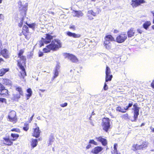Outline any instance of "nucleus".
<instances>
[{"label": "nucleus", "mask_w": 154, "mask_h": 154, "mask_svg": "<svg viewBox=\"0 0 154 154\" xmlns=\"http://www.w3.org/2000/svg\"><path fill=\"white\" fill-rule=\"evenodd\" d=\"M38 143L37 140V139H32V142H31V145L33 147V148H34L35 147Z\"/></svg>", "instance_id": "obj_25"}, {"label": "nucleus", "mask_w": 154, "mask_h": 154, "mask_svg": "<svg viewBox=\"0 0 154 154\" xmlns=\"http://www.w3.org/2000/svg\"><path fill=\"white\" fill-rule=\"evenodd\" d=\"M16 90L19 92L21 95H23V93L21 88L20 87H16Z\"/></svg>", "instance_id": "obj_29"}, {"label": "nucleus", "mask_w": 154, "mask_h": 154, "mask_svg": "<svg viewBox=\"0 0 154 154\" xmlns=\"http://www.w3.org/2000/svg\"><path fill=\"white\" fill-rule=\"evenodd\" d=\"M137 32L139 33L140 34H141V33L142 32V31L141 30H140V29H138L137 30Z\"/></svg>", "instance_id": "obj_58"}, {"label": "nucleus", "mask_w": 154, "mask_h": 154, "mask_svg": "<svg viewBox=\"0 0 154 154\" xmlns=\"http://www.w3.org/2000/svg\"><path fill=\"white\" fill-rule=\"evenodd\" d=\"M53 39V36L49 34L45 35V38H42L41 41L40 42V46L44 45V44H47L51 42Z\"/></svg>", "instance_id": "obj_3"}, {"label": "nucleus", "mask_w": 154, "mask_h": 154, "mask_svg": "<svg viewBox=\"0 0 154 154\" xmlns=\"http://www.w3.org/2000/svg\"><path fill=\"white\" fill-rule=\"evenodd\" d=\"M112 77V75H108V76L106 75L105 81L106 82H107L108 81H110Z\"/></svg>", "instance_id": "obj_27"}, {"label": "nucleus", "mask_w": 154, "mask_h": 154, "mask_svg": "<svg viewBox=\"0 0 154 154\" xmlns=\"http://www.w3.org/2000/svg\"><path fill=\"white\" fill-rule=\"evenodd\" d=\"M102 126L103 129L107 132L110 126V120L108 118H104L102 120Z\"/></svg>", "instance_id": "obj_4"}, {"label": "nucleus", "mask_w": 154, "mask_h": 154, "mask_svg": "<svg viewBox=\"0 0 154 154\" xmlns=\"http://www.w3.org/2000/svg\"><path fill=\"white\" fill-rule=\"evenodd\" d=\"M35 24L34 23L28 25V26L29 27L32 28H35Z\"/></svg>", "instance_id": "obj_39"}, {"label": "nucleus", "mask_w": 154, "mask_h": 154, "mask_svg": "<svg viewBox=\"0 0 154 154\" xmlns=\"http://www.w3.org/2000/svg\"><path fill=\"white\" fill-rule=\"evenodd\" d=\"M105 41L104 42L112 41L114 40V38L111 35H106L105 38Z\"/></svg>", "instance_id": "obj_19"}, {"label": "nucleus", "mask_w": 154, "mask_h": 154, "mask_svg": "<svg viewBox=\"0 0 154 154\" xmlns=\"http://www.w3.org/2000/svg\"><path fill=\"white\" fill-rule=\"evenodd\" d=\"M0 92L1 95L3 97H5L8 94V91L5 89L4 86L1 84H0Z\"/></svg>", "instance_id": "obj_8"}, {"label": "nucleus", "mask_w": 154, "mask_h": 154, "mask_svg": "<svg viewBox=\"0 0 154 154\" xmlns=\"http://www.w3.org/2000/svg\"><path fill=\"white\" fill-rule=\"evenodd\" d=\"M66 34L69 37H72L75 38H80L81 36L79 34H76L75 33L72 32L70 31L67 32Z\"/></svg>", "instance_id": "obj_9"}, {"label": "nucleus", "mask_w": 154, "mask_h": 154, "mask_svg": "<svg viewBox=\"0 0 154 154\" xmlns=\"http://www.w3.org/2000/svg\"><path fill=\"white\" fill-rule=\"evenodd\" d=\"M34 116V114H33L32 115V116L31 117H30V119L29 120V122H31L32 121V119H33V117Z\"/></svg>", "instance_id": "obj_52"}, {"label": "nucleus", "mask_w": 154, "mask_h": 154, "mask_svg": "<svg viewBox=\"0 0 154 154\" xmlns=\"http://www.w3.org/2000/svg\"><path fill=\"white\" fill-rule=\"evenodd\" d=\"M48 13L49 14H51L52 15H54V12L51 11L50 10H49L48 11Z\"/></svg>", "instance_id": "obj_51"}, {"label": "nucleus", "mask_w": 154, "mask_h": 154, "mask_svg": "<svg viewBox=\"0 0 154 154\" xmlns=\"http://www.w3.org/2000/svg\"><path fill=\"white\" fill-rule=\"evenodd\" d=\"M0 102L2 103H6V100L4 98H0Z\"/></svg>", "instance_id": "obj_41"}, {"label": "nucleus", "mask_w": 154, "mask_h": 154, "mask_svg": "<svg viewBox=\"0 0 154 154\" xmlns=\"http://www.w3.org/2000/svg\"><path fill=\"white\" fill-rule=\"evenodd\" d=\"M3 139L4 140V143L7 145H11L13 143L9 138L4 137Z\"/></svg>", "instance_id": "obj_16"}, {"label": "nucleus", "mask_w": 154, "mask_h": 154, "mask_svg": "<svg viewBox=\"0 0 154 154\" xmlns=\"http://www.w3.org/2000/svg\"><path fill=\"white\" fill-rule=\"evenodd\" d=\"M91 147V145L90 144H89L86 146V148L87 149H88Z\"/></svg>", "instance_id": "obj_49"}, {"label": "nucleus", "mask_w": 154, "mask_h": 154, "mask_svg": "<svg viewBox=\"0 0 154 154\" xmlns=\"http://www.w3.org/2000/svg\"><path fill=\"white\" fill-rule=\"evenodd\" d=\"M134 29H131L128 32V37H131L134 35Z\"/></svg>", "instance_id": "obj_24"}, {"label": "nucleus", "mask_w": 154, "mask_h": 154, "mask_svg": "<svg viewBox=\"0 0 154 154\" xmlns=\"http://www.w3.org/2000/svg\"><path fill=\"white\" fill-rule=\"evenodd\" d=\"M32 95V94H26L27 97H30Z\"/></svg>", "instance_id": "obj_60"}, {"label": "nucleus", "mask_w": 154, "mask_h": 154, "mask_svg": "<svg viewBox=\"0 0 154 154\" xmlns=\"http://www.w3.org/2000/svg\"><path fill=\"white\" fill-rule=\"evenodd\" d=\"M2 48V45L1 40H0V49Z\"/></svg>", "instance_id": "obj_59"}, {"label": "nucleus", "mask_w": 154, "mask_h": 154, "mask_svg": "<svg viewBox=\"0 0 154 154\" xmlns=\"http://www.w3.org/2000/svg\"><path fill=\"white\" fill-rule=\"evenodd\" d=\"M104 44L106 48L109 49L111 48V44L109 42H104Z\"/></svg>", "instance_id": "obj_26"}, {"label": "nucleus", "mask_w": 154, "mask_h": 154, "mask_svg": "<svg viewBox=\"0 0 154 154\" xmlns=\"http://www.w3.org/2000/svg\"><path fill=\"white\" fill-rule=\"evenodd\" d=\"M145 2L144 0H135V7L138 6Z\"/></svg>", "instance_id": "obj_21"}, {"label": "nucleus", "mask_w": 154, "mask_h": 154, "mask_svg": "<svg viewBox=\"0 0 154 154\" xmlns=\"http://www.w3.org/2000/svg\"><path fill=\"white\" fill-rule=\"evenodd\" d=\"M27 91L28 94H32V91L31 90V89L30 88L28 89L27 90Z\"/></svg>", "instance_id": "obj_42"}, {"label": "nucleus", "mask_w": 154, "mask_h": 154, "mask_svg": "<svg viewBox=\"0 0 154 154\" xmlns=\"http://www.w3.org/2000/svg\"><path fill=\"white\" fill-rule=\"evenodd\" d=\"M151 13L153 14V16L154 17V18L153 19L152 21V23H154V12H153V11H151Z\"/></svg>", "instance_id": "obj_55"}, {"label": "nucleus", "mask_w": 154, "mask_h": 154, "mask_svg": "<svg viewBox=\"0 0 154 154\" xmlns=\"http://www.w3.org/2000/svg\"><path fill=\"white\" fill-rule=\"evenodd\" d=\"M131 5H132L133 7L135 6V0H132Z\"/></svg>", "instance_id": "obj_45"}, {"label": "nucleus", "mask_w": 154, "mask_h": 154, "mask_svg": "<svg viewBox=\"0 0 154 154\" xmlns=\"http://www.w3.org/2000/svg\"><path fill=\"white\" fill-rule=\"evenodd\" d=\"M23 34L25 36V38L26 39H28L29 38V37H28V35H27V34L26 33H24V32L23 31Z\"/></svg>", "instance_id": "obj_46"}, {"label": "nucleus", "mask_w": 154, "mask_h": 154, "mask_svg": "<svg viewBox=\"0 0 154 154\" xmlns=\"http://www.w3.org/2000/svg\"><path fill=\"white\" fill-rule=\"evenodd\" d=\"M112 153V154H117V149H116V151H115V149H114Z\"/></svg>", "instance_id": "obj_54"}, {"label": "nucleus", "mask_w": 154, "mask_h": 154, "mask_svg": "<svg viewBox=\"0 0 154 154\" xmlns=\"http://www.w3.org/2000/svg\"><path fill=\"white\" fill-rule=\"evenodd\" d=\"M108 87L107 86V85L106 83L105 82L104 83V87H103V89L104 90H107L108 89Z\"/></svg>", "instance_id": "obj_40"}, {"label": "nucleus", "mask_w": 154, "mask_h": 154, "mask_svg": "<svg viewBox=\"0 0 154 154\" xmlns=\"http://www.w3.org/2000/svg\"><path fill=\"white\" fill-rule=\"evenodd\" d=\"M127 35L122 34L118 36L116 38V42L119 43H122L125 41L127 38Z\"/></svg>", "instance_id": "obj_6"}, {"label": "nucleus", "mask_w": 154, "mask_h": 154, "mask_svg": "<svg viewBox=\"0 0 154 154\" xmlns=\"http://www.w3.org/2000/svg\"><path fill=\"white\" fill-rule=\"evenodd\" d=\"M1 54L5 58H8L9 57V54L8 51L6 49H4L1 51Z\"/></svg>", "instance_id": "obj_17"}, {"label": "nucleus", "mask_w": 154, "mask_h": 154, "mask_svg": "<svg viewBox=\"0 0 154 154\" xmlns=\"http://www.w3.org/2000/svg\"><path fill=\"white\" fill-rule=\"evenodd\" d=\"M67 105V103H65L64 104H61L60 105V106L62 107H64L66 106Z\"/></svg>", "instance_id": "obj_44"}, {"label": "nucleus", "mask_w": 154, "mask_h": 154, "mask_svg": "<svg viewBox=\"0 0 154 154\" xmlns=\"http://www.w3.org/2000/svg\"><path fill=\"white\" fill-rule=\"evenodd\" d=\"M151 86L153 89H154V80H153L151 84Z\"/></svg>", "instance_id": "obj_48"}, {"label": "nucleus", "mask_w": 154, "mask_h": 154, "mask_svg": "<svg viewBox=\"0 0 154 154\" xmlns=\"http://www.w3.org/2000/svg\"><path fill=\"white\" fill-rule=\"evenodd\" d=\"M43 55V53H42L41 52H39V57H41Z\"/></svg>", "instance_id": "obj_53"}, {"label": "nucleus", "mask_w": 154, "mask_h": 154, "mask_svg": "<svg viewBox=\"0 0 154 154\" xmlns=\"http://www.w3.org/2000/svg\"><path fill=\"white\" fill-rule=\"evenodd\" d=\"M40 133L39 128L38 127L34 129V132L33 133V136L37 138L39 137Z\"/></svg>", "instance_id": "obj_15"}, {"label": "nucleus", "mask_w": 154, "mask_h": 154, "mask_svg": "<svg viewBox=\"0 0 154 154\" xmlns=\"http://www.w3.org/2000/svg\"><path fill=\"white\" fill-rule=\"evenodd\" d=\"M74 17H80L83 15V14L81 11H74L73 13Z\"/></svg>", "instance_id": "obj_14"}, {"label": "nucleus", "mask_w": 154, "mask_h": 154, "mask_svg": "<svg viewBox=\"0 0 154 154\" xmlns=\"http://www.w3.org/2000/svg\"><path fill=\"white\" fill-rule=\"evenodd\" d=\"M110 73L111 71L110 68L108 66H106V75H107V76H108V75H110Z\"/></svg>", "instance_id": "obj_33"}, {"label": "nucleus", "mask_w": 154, "mask_h": 154, "mask_svg": "<svg viewBox=\"0 0 154 154\" xmlns=\"http://www.w3.org/2000/svg\"><path fill=\"white\" fill-rule=\"evenodd\" d=\"M69 28L70 29H72L73 30H75V26H70L69 27Z\"/></svg>", "instance_id": "obj_47"}, {"label": "nucleus", "mask_w": 154, "mask_h": 154, "mask_svg": "<svg viewBox=\"0 0 154 154\" xmlns=\"http://www.w3.org/2000/svg\"><path fill=\"white\" fill-rule=\"evenodd\" d=\"M132 103H130L129 104L128 106H126L125 107V108L126 109V110H127L129 107H131L132 106Z\"/></svg>", "instance_id": "obj_43"}, {"label": "nucleus", "mask_w": 154, "mask_h": 154, "mask_svg": "<svg viewBox=\"0 0 154 154\" xmlns=\"http://www.w3.org/2000/svg\"><path fill=\"white\" fill-rule=\"evenodd\" d=\"M116 110L117 111H119V112H126V109L125 108H124V109H122L121 107L119 106L117 107L116 108Z\"/></svg>", "instance_id": "obj_28"}, {"label": "nucleus", "mask_w": 154, "mask_h": 154, "mask_svg": "<svg viewBox=\"0 0 154 154\" xmlns=\"http://www.w3.org/2000/svg\"><path fill=\"white\" fill-rule=\"evenodd\" d=\"M117 144L116 143L115 144L114 146V149H115V151H116V149H117Z\"/></svg>", "instance_id": "obj_50"}, {"label": "nucleus", "mask_w": 154, "mask_h": 154, "mask_svg": "<svg viewBox=\"0 0 154 154\" xmlns=\"http://www.w3.org/2000/svg\"><path fill=\"white\" fill-rule=\"evenodd\" d=\"M151 130H152V132H154V128H152V129H151Z\"/></svg>", "instance_id": "obj_64"}, {"label": "nucleus", "mask_w": 154, "mask_h": 154, "mask_svg": "<svg viewBox=\"0 0 154 154\" xmlns=\"http://www.w3.org/2000/svg\"><path fill=\"white\" fill-rule=\"evenodd\" d=\"M16 112L14 111H11L9 113L8 116V118L10 121L16 122L17 121V118L16 117Z\"/></svg>", "instance_id": "obj_7"}, {"label": "nucleus", "mask_w": 154, "mask_h": 154, "mask_svg": "<svg viewBox=\"0 0 154 154\" xmlns=\"http://www.w3.org/2000/svg\"><path fill=\"white\" fill-rule=\"evenodd\" d=\"M23 31H25L26 33H27L29 31L28 28L26 26L24 25L23 27Z\"/></svg>", "instance_id": "obj_37"}, {"label": "nucleus", "mask_w": 154, "mask_h": 154, "mask_svg": "<svg viewBox=\"0 0 154 154\" xmlns=\"http://www.w3.org/2000/svg\"><path fill=\"white\" fill-rule=\"evenodd\" d=\"M139 107L135 106V115L136 116H135V119H136V117H137L138 115L139 114Z\"/></svg>", "instance_id": "obj_32"}, {"label": "nucleus", "mask_w": 154, "mask_h": 154, "mask_svg": "<svg viewBox=\"0 0 154 154\" xmlns=\"http://www.w3.org/2000/svg\"><path fill=\"white\" fill-rule=\"evenodd\" d=\"M59 66H56V67L55 68V70H54V75L53 77V79H55L57 76H58L59 74Z\"/></svg>", "instance_id": "obj_18"}, {"label": "nucleus", "mask_w": 154, "mask_h": 154, "mask_svg": "<svg viewBox=\"0 0 154 154\" xmlns=\"http://www.w3.org/2000/svg\"><path fill=\"white\" fill-rule=\"evenodd\" d=\"M21 94H14L12 97V99L14 100H17L20 97Z\"/></svg>", "instance_id": "obj_23"}, {"label": "nucleus", "mask_w": 154, "mask_h": 154, "mask_svg": "<svg viewBox=\"0 0 154 154\" xmlns=\"http://www.w3.org/2000/svg\"><path fill=\"white\" fill-rule=\"evenodd\" d=\"M23 52L24 51L23 50H21L20 51L18 54V57L20 58V60L18 62V66L22 70L20 72L21 74L20 77L23 79L26 75L25 70L24 67L26 63V58L25 57L22 55Z\"/></svg>", "instance_id": "obj_1"}, {"label": "nucleus", "mask_w": 154, "mask_h": 154, "mask_svg": "<svg viewBox=\"0 0 154 154\" xmlns=\"http://www.w3.org/2000/svg\"><path fill=\"white\" fill-rule=\"evenodd\" d=\"M151 24V23L150 21H146L143 24V27L145 29H147Z\"/></svg>", "instance_id": "obj_22"}, {"label": "nucleus", "mask_w": 154, "mask_h": 154, "mask_svg": "<svg viewBox=\"0 0 154 154\" xmlns=\"http://www.w3.org/2000/svg\"><path fill=\"white\" fill-rule=\"evenodd\" d=\"M11 136L14 138H16V139L12 140V141H14L16 138H17L19 137V135L18 134L12 133L11 134Z\"/></svg>", "instance_id": "obj_30"}, {"label": "nucleus", "mask_w": 154, "mask_h": 154, "mask_svg": "<svg viewBox=\"0 0 154 154\" xmlns=\"http://www.w3.org/2000/svg\"><path fill=\"white\" fill-rule=\"evenodd\" d=\"M61 47V43L60 40L55 39L53 40L51 44L47 45L45 48L43 49L45 53H47L50 51L51 50L53 51L57 50Z\"/></svg>", "instance_id": "obj_2"}, {"label": "nucleus", "mask_w": 154, "mask_h": 154, "mask_svg": "<svg viewBox=\"0 0 154 154\" xmlns=\"http://www.w3.org/2000/svg\"><path fill=\"white\" fill-rule=\"evenodd\" d=\"M63 55L65 58H67L72 62L76 63L78 62V60L76 57L72 54L64 53Z\"/></svg>", "instance_id": "obj_5"}, {"label": "nucleus", "mask_w": 154, "mask_h": 154, "mask_svg": "<svg viewBox=\"0 0 154 154\" xmlns=\"http://www.w3.org/2000/svg\"><path fill=\"white\" fill-rule=\"evenodd\" d=\"M11 131H15L17 132H20V130L19 129L15 128L12 129L11 130Z\"/></svg>", "instance_id": "obj_38"}, {"label": "nucleus", "mask_w": 154, "mask_h": 154, "mask_svg": "<svg viewBox=\"0 0 154 154\" xmlns=\"http://www.w3.org/2000/svg\"><path fill=\"white\" fill-rule=\"evenodd\" d=\"M40 91L42 92H44L45 91V90L40 89Z\"/></svg>", "instance_id": "obj_61"}, {"label": "nucleus", "mask_w": 154, "mask_h": 154, "mask_svg": "<svg viewBox=\"0 0 154 154\" xmlns=\"http://www.w3.org/2000/svg\"><path fill=\"white\" fill-rule=\"evenodd\" d=\"M90 122L91 125H92V126L94 125V123L93 121L91 120V121Z\"/></svg>", "instance_id": "obj_56"}, {"label": "nucleus", "mask_w": 154, "mask_h": 154, "mask_svg": "<svg viewBox=\"0 0 154 154\" xmlns=\"http://www.w3.org/2000/svg\"><path fill=\"white\" fill-rule=\"evenodd\" d=\"M18 4L20 6V8L21 6H22V4L21 2H18Z\"/></svg>", "instance_id": "obj_57"}, {"label": "nucleus", "mask_w": 154, "mask_h": 154, "mask_svg": "<svg viewBox=\"0 0 154 154\" xmlns=\"http://www.w3.org/2000/svg\"><path fill=\"white\" fill-rule=\"evenodd\" d=\"M23 129L24 130L27 131L29 129V125L27 124H24V126L23 127Z\"/></svg>", "instance_id": "obj_35"}, {"label": "nucleus", "mask_w": 154, "mask_h": 154, "mask_svg": "<svg viewBox=\"0 0 154 154\" xmlns=\"http://www.w3.org/2000/svg\"><path fill=\"white\" fill-rule=\"evenodd\" d=\"M95 139L98 141L101 142L103 145L105 146L107 144L106 140V139L102 138V137H97L95 138Z\"/></svg>", "instance_id": "obj_12"}, {"label": "nucleus", "mask_w": 154, "mask_h": 154, "mask_svg": "<svg viewBox=\"0 0 154 154\" xmlns=\"http://www.w3.org/2000/svg\"><path fill=\"white\" fill-rule=\"evenodd\" d=\"M145 123H142L141 124V125L140 126H143L145 125Z\"/></svg>", "instance_id": "obj_62"}, {"label": "nucleus", "mask_w": 154, "mask_h": 154, "mask_svg": "<svg viewBox=\"0 0 154 154\" xmlns=\"http://www.w3.org/2000/svg\"><path fill=\"white\" fill-rule=\"evenodd\" d=\"M2 81L3 82V84L6 85H7L9 83V80L8 79H2Z\"/></svg>", "instance_id": "obj_36"}, {"label": "nucleus", "mask_w": 154, "mask_h": 154, "mask_svg": "<svg viewBox=\"0 0 154 154\" xmlns=\"http://www.w3.org/2000/svg\"><path fill=\"white\" fill-rule=\"evenodd\" d=\"M147 146V143L145 142H143L142 144L140 145H135V149H141L143 148H145Z\"/></svg>", "instance_id": "obj_10"}, {"label": "nucleus", "mask_w": 154, "mask_h": 154, "mask_svg": "<svg viewBox=\"0 0 154 154\" xmlns=\"http://www.w3.org/2000/svg\"><path fill=\"white\" fill-rule=\"evenodd\" d=\"M98 14V13L94 12L92 10H91L88 11L87 15L90 20H92L93 18L90 16L92 15L94 16H95Z\"/></svg>", "instance_id": "obj_13"}, {"label": "nucleus", "mask_w": 154, "mask_h": 154, "mask_svg": "<svg viewBox=\"0 0 154 154\" xmlns=\"http://www.w3.org/2000/svg\"><path fill=\"white\" fill-rule=\"evenodd\" d=\"M89 143L90 144H94L95 145H98V143H97L96 142H95L94 140H89Z\"/></svg>", "instance_id": "obj_34"}, {"label": "nucleus", "mask_w": 154, "mask_h": 154, "mask_svg": "<svg viewBox=\"0 0 154 154\" xmlns=\"http://www.w3.org/2000/svg\"><path fill=\"white\" fill-rule=\"evenodd\" d=\"M54 138L53 136H51L49 138V143H48V145H51L52 143L54 142Z\"/></svg>", "instance_id": "obj_31"}, {"label": "nucleus", "mask_w": 154, "mask_h": 154, "mask_svg": "<svg viewBox=\"0 0 154 154\" xmlns=\"http://www.w3.org/2000/svg\"><path fill=\"white\" fill-rule=\"evenodd\" d=\"M103 149L101 147L97 146L95 147L91 151V152L94 154H97L101 152Z\"/></svg>", "instance_id": "obj_11"}, {"label": "nucleus", "mask_w": 154, "mask_h": 154, "mask_svg": "<svg viewBox=\"0 0 154 154\" xmlns=\"http://www.w3.org/2000/svg\"><path fill=\"white\" fill-rule=\"evenodd\" d=\"M152 29L153 30H154V25H153L152 26Z\"/></svg>", "instance_id": "obj_63"}, {"label": "nucleus", "mask_w": 154, "mask_h": 154, "mask_svg": "<svg viewBox=\"0 0 154 154\" xmlns=\"http://www.w3.org/2000/svg\"><path fill=\"white\" fill-rule=\"evenodd\" d=\"M8 68H2L0 69V76H2L7 72L8 71Z\"/></svg>", "instance_id": "obj_20"}]
</instances>
